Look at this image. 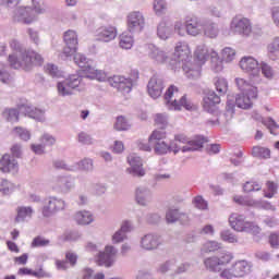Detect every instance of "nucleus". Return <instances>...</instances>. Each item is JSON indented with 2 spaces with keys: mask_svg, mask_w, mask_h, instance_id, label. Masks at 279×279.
Masks as SVG:
<instances>
[{
  "mask_svg": "<svg viewBox=\"0 0 279 279\" xmlns=\"http://www.w3.org/2000/svg\"><path fill=\"white\" fill-rule=\"evenodd\" d=\"M10 47L12 53L9 54L8 62L11 69L29 71L32 66L40 65L44 62L43 56L34 50H25L16 39L11 40Z\"/></svg>",
  "mask_w": 279,
  "mask_h": 279,
  "instance_id": "obj_1",
  "label": "nucleus"
},
{
  "mask_svg": "<svg viewBox=\"0 0 279 279\" xmlns=\"http://www.w3.org/2000/svg\"><path fill=\"white\" fill-rule=\"evenodd\" d=\"M17 108L19 110L14 108L4 109L2 111V119L9 123H19V114L22 112V114H25V117L34 119L39 123H45V121H47V118L45 117V110L43 109L36 108L29 104L19 105Z\"/></svg>",
  "mask_w": 279,
  "mask_h": 279,
  "instance_id": "obj_4",
  "label": "nucleus"
},
{
  "mask_svg": "<svg viewBox=\"0 0 279 279\" xmlns=\"http://www.w3.org/2000/svg\"><path fill=\"white\" fill-rule=\"evenodd\" d=\"M260 70H262L263 75L266 76L267 80H271V77H274V69L270 68L269 64L262 62Z\"/></svg>",
  "mask_w": 279,
  "mask_h": 279,
  "instance_id": "obj_55",
  "label": "nucleus"
},
{
  "mask_svg": "<svg viewBox=\"0 0 279 279\" xmlns=\"http://www.w3.org/2000/svg\"><path fill=\"white\" fill-rule=\"evenodd\" d=\"M138 80V72L133 73V78H125L121 75H113L108 78V83L120 93H130L132 90V86Z\"/></svg>",
  "mask_w": 279,
  "mask_h": 279,
  "instance_id": "obj_12",
  "label": "nucleus"
},
{
  "mask_svg": "<svg viewBox=\"0 0 279 279\" xmlns=\"http://www.w3.org/2000/svg\"><path fill=\"white\" fill-rule=\"evenodd\" d=\"M45 71H46V73H48V75H50V77H56V78L64 77V73L62 71H60L56 66V64L48 63L45 66Z\"/></svg>",
  "mask_w": 279,
  "mask_h": 279,
  "instance_id": "obj_42",
  "label": "nucleus"
},
{
  "mask_svg": "<svg viewBox=\"0 0 279 279\" xmlns=\"http://www.w3.org/2000/svg\"><path fill=\"white\" fill-rule=\"evenodd\" d=\"M74 221L77 226H90L95 221V217L88 210H80L75 213Z\"/></svg>",
  "mask_w": 279,
  "mask_h": 279,
  "instance_id": "obj_27",
  "label": "nucleus"
},
{
  "mask_svg": "<svg viewBox=\"0 0 279 279\" xmlns=\"http://www.w3.org/2000/svg\"><path fill=\"white\" fill-rule=\"evenodd\" d=\"M39 141L43 143L44 147H53V145L57 143L56 136L51 135L50 133H44Z\"/></svg>",
  "mask_w": 279,
  "mask_h": 279,
  "instance_id": "obj_44",
  "label": "nucleus"
},
{
  "mask_svg": "<svg viewBox=\"0 0 279 279\" xmlns=\"http://www.w3.org/2000/svg\"><path fill=\"white\" fill-rule=\"evenodd\" d=\"M257 208H263L264 210H272L276 211V206L271 205V203L267 201H258Z\"/></svg>",
  "mask_w": 279,
  "mask_h": 279,
  "instance_id": "obj_62",
  "label": "nucleus"
},
{
  "mask_svg": "<svg viewBox=\"0 0 279 279\" xmlns=\"http://www.w3.org/2000/svg\"><path fill=\"white\" fill-rule=\"evenodd\" d=\"M153 5L157 16H160L167 12V2L165 0H155Z\"/></svg>",
  "mask_w": 279,
  "mask_h": 279,
  "instance_id": "obj_46",
  "label": "nucleus"
},
{
  "mask_svg": "<svg viewBox=\"0 0 279 279\" xmlns=\"http://www.w3.org/2000/svg\"><path fill=\"white\" fill-rule=\"evenodd\" d=\"M165 100L170 110H182V108L185 110H195L196 108L195 105H193L191 100H187L186 96L182 95L180 89L174 85H171L167 89Z\"/></svg>",
  "mask_w": 279,
  "mask_h": 279,
  "instance_id": "obj_9",
  "label": "nucleus"
},
{
  "mask_svg": "<svg viewBox=\"0 0 279 279\" xmlns=\"http://www.w3.org/2000/svg\"><path fill=\"white\" fill-rule=\"evenodd\" d=\"M154 121L155 125L162 128V130H165V128L168 125L167 116L162 113L155 114Z\"/></svg>",
  "mask_w": 279,
  "mask_h": 279,
  "instance_id": "obj_54",
  "label": "nucleus"
},
{
  "mask_svg": "<svg viewBox=\"0 0 279 279\" xmlns=\"http://www.w3.org/2000/svg\"><path fill=\"white\" fill-rule=\"evenodd\" d=\"M32 215H34V209L32 207H20L17 209V216L15 218V221L17 223H21V221H25V219H32Z\"/></svg>",
  "mask_w": 279,
  "mask_h": 279,
  "instance_id": "obj_37",
  "label": "nucleus"
},
{
  "mask_svg": "<svg viewBox=\"0 0 279 279\" xmlns=\"http://www.w3.org/2000/svg\"><path fill=\"white\" fill-rule=\"evenodd\" d=\"M206 138L202 135H196L192 140L186 136L184 133L174 134L171 144L177 147L173 148V154H180V151H197V149H202L204 147V143H206Z\"/></svg>",
  "mask_w": 279,
  "mask_h": 279,
  "instance_id": "obj_6",
  "label": "nucleus"
},
{
  "mask_svg": "<svg viewBox=\"0 0 279 279\" xmlns=\"http://www.w3.org/2000/svg\"><path fill=\"white\" fill-rule=\"evenodd\" d=\"M232 260V254L225 252L219 256H211L204 259V267L207 271L211 274H219L226 265H228Z\"/></svg>",
  "mask_w": 279,
  "mask_h": 279,
  "instance_id": "obj_11",
  "label": "nucleus"
},
{
  "mask_svg": "<svg viewBox=\"0 0 279 279\" xmlns=\"http://www.w3.org/2000/svg\"><path fill=\"white\" fill-rule=\"evenodd\" d=\"M234 278H245L252 272V264L247 260H239L233 266Z\"/></svg>",
  "mask_w": 279,
  "mask_h": 279,
  "instance_id": "obj_25",
  "label": "nucleus"
},
{
  "mask_svg": "<svg viewBox=\"0 0 279 279\" xmlns=\"http://www.w3.org/2000/svg\"><path fill=\"white\" fill-rule=\"evenodd\" d=\"M203 29L207 38H217L219 36V27L215 23L205 24Z\"/></svg>",
  "mask_w": 279,
  "mask_h": 279,
  "instance_id": "obj_39",
  "label": "nucleus"
},
{
  "mask_svg": "<svg viewBox=\"0 0 279 279\" xmlns=\"http://www.w3.org/2000/svg\"><path fill=\"white\" fill-rule=\"evenodd\" d=\"M260 189H263V185L260 183L254 182V181H247L243 185L244 193H252L254 191H260Z\"/></svg>",
  "mask_w": 279,
  "mask_h": 279,
  "instance_id": "obj_47",
  "label": "nucleus"
},
{
  "mask_svg": "<svg viewBox=\"0 0 279 279\" xmlns=\"http://www.w3.org/2000/svg\"><path fill=\"white\" fill-rule=\"evenodd\" d=\"M65 258H66V260H60V259L56 260V267L59 271H66V269H69V263H71V253L70 252H68L65 254Z\"/></svg>",
  "mask_w": 279,
  "mask_h": 279,
  "instance_id": "obj_48",
  "label": "nucleus"
},
{
  "mask_svg": "<svg viewBox=\"0 0 279 279\" xmlns=\"http://www.w3.org/2000/svg\"><path fill=\"white\" fill-rule=\"evenodd\" d=\"M130 168L128 169V173L132 175H145V168H143V159L136 156V154H130L126 158Z\"/></svg>",
  "mask_w": 279,
  "mask_h": 279,
  "instance_id": "obj_19",
  "label": "nucleus"
},
{
  "mask_svg": "<svg viewBox=\"0 0 279 279\" xmlns=\"http://www.w3.org/2000/svg\"><path fill=\"white\" fill-rule=\"evenodd\" d=\"M71 45L72 50L74 51V63L80 68L78 77H75V75L72 76V88H77L80 86V82H82V77L88 73V71L93 68V64L88 59L85 58L84 54L77 52V34L74 32H72Z\"/></svg>",
  "mask_w": 279,
  "mask_h": 279,
  "instance_id": "obj_7",
  "label": "nucleus"
},
{
  "mask_svg": "<svg viewBox=\"0 0 279 279\" xmlns=\"http://www.w3.org/2000/svg\"><path fill=\"white\" fill-rule=\"evenodd\" d=\"M0 171L1 173H11L12 175H15V173H19V161L13 159L10 154H4L0 158Z\"/></svg>",
  "mask_w": 279,
  "mask_h": 279,
  "instance_id": "obj_18",
  "label": "nucleus"
},
{
  "mask_svg": "<svg viewBox=\"0 0 279 279\" xmlns=\"http://www.w3.org/2000/svg\"><path fill=\"white\" fill-rule=\"evenodd\" d=\"M269 53H276V51H279V37H276L271 44L267 47Z\"/></svg>",
  "mask_w": 279,
  "mask_h": 279,
  "instance_id": "obj_63",
  "label": "nucleus"
},
{
  "mask_svg": "<svg viewBox=\"0 0 279 279\" xmlns=\"http://www.w3.org/2000/svg\"><path fill=\"white\" fill-rule=\"evenodd\" d=\"M167 141V131L156 129L148 136V143L151 144L155 156H167V154H173V149H177L174 145Z\"/></svg>",
  "mask_w": 279,
  "mask_h": 279,
  "instance_id": "obj_8",
  "label": "nucleus"
},
{
  "mask_svg": "<svg viewBox=\"0 0 279 279\" xmlns=\"http://www.w3.org/2000/svg\"><path fill=\"white\" fill-rule=\"evenodd\" d=\"M31 149L37 156H43V154H45L46 146L43 143L41 144H32Z\"/></svg>",
  "mask_w": 279,
  "mask_h": 279,
  "instance_id": "obj_60",
  "label": "nucleus"
},
{
  "mask_svg": "<svg viewBox=\"0 0 279 279\" xmlns=\"http://www.w3.org/2000/svg\"><path fill=\"white\" fill-rule=\"evenodd\" d=\"M193 205L198 210H208V202H206L202 196L194 197Z\"/></svg>",
  "mask_w": 279,
  "mask_h": 279,
  "instance_id": "obj_52",
  "label": "nucleus"
},
{
  "mask_svg": "<svg viewBox=\"0 0 279 279\" xmlns=\"http://www.w3.org/2000/svg\"><path fill=\"white\" fill-rule=\"evenodd\" d=\"M66 204L62 198H58L56 196H51L45 201L43 207V216L44 217H53L56 213H60V210H64Z\"/></svg>",
  "mask_w": 279,
  "mask_h": 279,
  "instance_id": "obj_14",
  "label": "nucleus"
},
{
  "mask_svg": "<svg viewBox=\"0 0 279 279\" xmlns=\"http://www.w3.org/2000/svg\"><path fill=\"white\" fill-rule=\"evenodd\" d=\"M57 88L61 97H68V95H71V78L60 81Z\"/></svg>",
  "mask_w": 279,
  "mask_h": 279,
  "instance_id": "obj_36",
  "label": "nucleus"
},
{
  "mask_svg": "<svg viewBox=\"0 0 279 279\" xmlns=\"http://www.w3.org/2000/svg\"><path fill=\"white\" fill-rule=\"evenodd\" d=\"M269 243L271 247L277 248L279 246V233H271L269 235Z\"/></svg>",
  "mask_w": 279,
  "mask_h": 279,
  "instance_id": "obj_64",
  "label": "nucleus"
},
{
  "mask_svg": "<svg viewBox=\"0 0 279 279\" xmlns=\"http://www.w3.org/2000/svg\"><path fill=\"white\" fill-rule=\"evenodd\" d=\"M219 104H221V97H219V95H217L215 92H209L203 98V108L206 110V112H215Z\"/></svg>",
  "mask_w": 279,
  "mask_h": 279,
  "instance_id": "obj_23",
  "label": "nucleus"
},
{
  "mask_svg": "<svg viewBox=\"0 0 279 279\" xmlns=\"http://www.w3.org/2000/svg\"><path fill=\"white\" fill-rule=\"evenodd\" d=\"M160 219H162V217H160L158 214H148L146 216L147 223L151 225L160 223Z\"/></svg>",
  "mask_w": 279,
  "mask_h": 279,
  "instance_id": "obj_61",
  "label": "nucleus"
},
{
  "mask_svg": "<svg viewBox=\"0 0 279 279\" xmlns=\"http://www.w3.org/2000/svg\"><path fill=\"white\" fill-rule=\"evenodd\" d=\"M11 154L14 158H21L23 156V144H14L11 147Z\"/></svg>",
  "mask_w": 279,
  "mask_h": 279,
  "instance_id": "obj_58",
  "label": "nucleus"
},
{
  "mask_svg": "<svg viewBox=\"0 0 279 279\" xmlns=\"http://www.w3.org/2000/svg\"><path fill=\"white\" fill-rule=\"evenodd\" d=\"M231 27L234 32L243 36H250L252 34V23L246 17H234Z\"/></svg>",
  "mask_w": 279,
  "mask_h": 279,
  "instance_id": "obj_20",
  "label": "nucleus"
},
{
  "mask_svg": "<svg viewBox=\"0 0 279 279\" xmlns=\"http://www.w3.org/2000/svg\"><path fill=\"white\" fill-rule=\"evenodd\" d=\"M217 250H221V243L217 241H208L202 247V252H205L206 254L217 252Z\"/></svg>",
  "mask_w": 279,
  "mask_h": 279,
  "instance_id": "obj_45",
  "label": "nucleus"
},
{
  "mask_svg": "<svg viewBox=\"0 0 279 279\" xmlns=\"http://www.w3.org/2000/svg\"><path fill=\"white\" fill-rule=\"evenodd\" d=\"M179 217H180L179 208H170L166 211L167 223H178Z\"/></svg>",
  "mask_w": 279,
  "mask_h": 279,
  "instance_id": "obj_41",
  "label": "nucleus"
},
{
  "mask_svg": "<svg viewBox=\"0 0 279 279\" xmlns=\"http://www.w3.org/2000/svg\"><path fill=\"white\" fill-rule=\"evenodd\" d=\"M229 223L235 232H246L247 234H260V227L258 225L245 220V216L240 214H232L229 217Z\"/></svg>",
  "mask_w": 279,
  "mask_h": 279,
  "instance_id": "obj_10",
  "label": "nucleus"
},
{
  "mask_svg": "<svg viewBox=\"0 0 279 279\" xmlns=\"http://www.w3.org/2000/svg\"><path fill=\"white\" fill-rule=\"evenodd\" d=\"M16 189V185L12 182H10L5 178H0V193L2 195H10L14 190Z\"/></svg>",
  "mask_w": 279,
  "mask_h": 279,
  "instance_id": "obj_38",
  "label": "nucleus"
},
{
  "mask_svg": "<svg viewBox=\"0 0 279 279\" xmlns=\"http://www.w3.org/2000/svg\"><path fill=\"white\" fill-rule=\"evenodd\" d=\"M83 77H88L89 80H97L98 82H106L108 80V75L106 72L101 70H95V68H90L88 72L85 73Z\"/></svg>",
  "mask_w": 279,
  "mask_h": 279,
  "instance_id": "obj_31",
  "label": "nucleus"
},
{
  "mask_svg": "<svg viewBox=\"0 0 279 279\" xmlns=\"http://www.w3.org/2000/svg\"><path fill=\"white\" fill-rule=\"evenodd\" d=\"M125 239H128V234H125L124 232H122L120 229L118 231L114 232V234L112 235V243L117 244V243H123L125 241Z\"/></svg>",
  "mask_w": 279,
  "mask_h": 279,
  "instance_id": "obj_57",
  "label": "nucleus"
},
{
  "mask_svg": "<svg viewBox=\"0 0 279 279\" xmlns=\"http://www.w3.org/2000/svg\"><path fill=\"white\" fill-rule=\"evenodd\" d=\"M174 56H177L179 62H183V71L189 75L191 73V66L193 62L191 61V48L186 44L179 43L174 50Z\"/></svg>",
  "mask_w": 279,
  "mask_h": 279,
  "instance_id": "obj_13",
  "label": "nucleus"
},
{
  "mask_svg": "<svg viewBox=\"0 0 279 279\" xmlns=\"http://www.w3.org/2000/svg\"><path fill=\"white\" fill-rule=\"evenodd\" d=\"M34 278H51V272L40 267L38 270H33Z\"/></svg>",
  "mask_w": 279,
  "mask_h": 279,
  "instance_id": "obj_59",
  "label": "nucleus"
},
{
  "mask_svg": "<svg viewBox=\"0 0 279 279\" xmlns=\"http://www.w3.org/2000/svg\"><path fill=\"white\" fill-rule=\"evenodd\" d=\"M140 245L142 250L151 252L153 250H158V247L162 245V241L160 240V235L156 233H147L141 238Z\"/></svg>",
  "mask_w": 279,
  "mask_h": 279,
  "instance_id": "obj_16",
  "label": "nucleus"
},
{
  "mask_svg": "<svg viewBox=\"0 0 279 279\" xmlns=\"http://www.w3.org/2000/svg\"><path fill=\"white\" fill-rule=\"evenodd\" d=\"M117 247L106 246L105 252H98V265L104 267H112V265H114V256H117Z\"/></svg>",
  "mask_w": 279,
  "mask_h": 279,
  "instance_id": "obj_17",
  "label": "nucleus"
},
{
  "mask_svg": "<svg viewBox=\"0 0 279 279\" xmlns=\"http://www.w3.org/2000/svg\"><path fill=\"white\" fill-rule=\"evenodd\" d=\"M209 58H211V69L215 73L223 71V62L219 60V53L215 49L206 47V45H201L194 51V62H192L191 72L187 74V77L199 75L202 66L208 62Z\"/></svg>",
  "mask_w": 279,
  "mask_h": 279,
  "instance_id": "obj_2",
  "label": "nucleus"
},
{
  "mask_svg": "<svg viewBox=\"0 0 279 279\" xmlns=\"http://www.w3.org/2000/svg\"><path fill=\"white\" fill-rule=\"evenodd\" d=\"M165 90V82L161 78L153 76L147 85V92L149 97L153 99H158V97L162 96V92Z\"/></svg>",
  "mask_w": 279,
  "mask_h": 279,
  "instance_id": "obj_21",
  "label": "nucleus"
},
{
  "mask_svg": "<svg viewBox=\"0 0 279 279\" xmlns=\"http://www.w3.org/2000/svg\"><path fill=\"white\" fill-rule=\"evenodd\" d=\"M157 34L161 40H167L169 38V26H167V23H160L157 28Z\"/></svg>",
  "mask_w": 279,
  "mask_h": 279,
  "instance_id": "obj_51",
  "label": "nucleus"
},
{
  "mask_svg": "<svg viewBox=\"0 0 279 279\" xmlns=\"http://www.w3.org/2000/svg\"><path fill=\"white\" fill-rule=\"evenodd\" d=\"M14 136H17L20 141H24V143H27L28 141H32V132L23 126H16L13 129Z\"/></svg>",
  "mask_w": 279,
  "mask_h": 279,
  "instance_id": "obj_35",
  "label": "nucleus"
},
{
  "mask_svg": "<svg viewBox=\"0 0 279 279\" xmlns=\"http://www.w3.org/2000/svg\"><path fill=\"white\" fill-rule=\"evenodd\" d=\"M252 156H254L255 158L267 160L271 158V150L267 147L254 146L252 149Z\"/></svg>",
  "mask_w": 279,
  "mask_h": 279,
  "instance_id": "obj_33",
  "label": "nucleus"
},
{
  "mask_svg": "<svg viewBox=\"0 0 279 279\" xmlns=\"http://www.w3.org/2000/svg\"><path fill=\"white\" fill-rule=\"evenodd\" d=\"M185 29L190 36H199L202 34V23L197 17H187L185 21Z\"/></svg>",
  "mask_w": 279,
  "mask_h": 279,
  "instance_id": "obj_26",
  "label": "nucleus"
},
{
  "mask_svg": "<svg viewBox=\"0 0 279 279\" xmlns=\"http://www.w3.org/2000/svg\"><path fill=\"white\" fill-rule=\"evenodd\" d=\"M126 25L131 34L143 32L145 28V16H143V13L138 11H133L129 13L126 17Z\"/></svg>",
  "mask_w": 279,
  "mask_h": 279,
  "instance_id": "obj_15",
  "label": "nucleus"
},
{
  "mask_svg": "<svg viewBox=\"0 0 279 279\" xmlns=\"http://www.w3.org/2000/svg\"><path fill=\"white\" fill-rule=\"evenodd\" d=\"M213 84L219 95H226L228 93V81L221 76H216L213 80Z\"/></svg>",
  "mask_w": 279,
  "mask_h": 279,
  "instance_id": "obj_32",
  "label": "nucleus"
},
{
  "mask_svg": "<svg viewBox=\"0 0 279 279\" xmlns=\"http://www.w3.org/2000/svg\"><path fill=\"white\" fill-rule=\"evenodd\" d=\"M120 47L122 49H132V46L134 45V38L125 33L120 35Z\"/></svg>",
  "mask_w": 279,
  "mask_h": 279,
  "instance_id": "obj_43",
  "label": "nucleus"
},
{
  "mask_svg": "<svg viewBox=\"0 0 279 279\" xmlns=\"http://www.w3.org/2000/svg\"><path fill=\"white\" fill-rule=\"evenodd\" d=\"M240 68L246 73H258V61L253 57H244L240 61Z\"/></svg>",
  "mask_w": 279,
  "mask_h": 279,
  "instance_id": "obj_28",
  "label": "nucleus"
},
{
  "mask_svg": "<svg viewBox=\"0 0 279 279\" xmlns=\"http://www.w3.org/2000/svg\"><path fill=\"white\" fill-rule=\"evenodd\" d=\"M233 201L239 206H247L248 208H258L259 204L258 201L250 197V196H234Z\"/></svg>",
  "mask_w": 279,
  "mask_h": 279,
  "instance_id": "obj_30",
  "label": "nucleus"
},
{
  "mask_svg": "<svg viewBox=\"0 0 279 279\" xmlns=\"http://www.w3.org/2000/svg\"><path fill=\"white\" fill-rule=\"evenodd\" d=\"M32 5H19L13 8H7L12 11V19L15 23H22V25H32L38 21V14H45L47 9L38 0H31Z\"/></svg>",
  "mask_w": 279,
  "mask_h": 279,
  "instance_id": "obj_3",
  "label": "nucleus"
},
{
  "mask_svg": "<svg viewBox=\"0 0 279 279\" xmlns=\"http://www.w3.org/2000/svg\"><path fill=\"white\" fill-rule=\"evenodd\" d=\"M135 202L138 206H149L151 202V191L147 187H137L135 191Z\"/></svg>",
  "mask_w": 279,
  "mask_h": 279,
  "instance_id": "obj_24",
  "label": "nucleus"
},
{
  "mask_svg": "<svg viewBox=\"0 0 279 279\" xmlns=\"http://www.w3.org/2000/svg\"><path fill=\"white\" fill-rule=\"evenodd\" d=\"M63 41L66 45V47L63 49L62 53L60 54V58L62 60H69V58H71V29L64 33Z\"/></svg>",
  "mask_w": 279,
  "mask_h": 279,
  "instance_id": "obj_34",
  "label": "nucleus"
},
{
  "mask_svg": "<svg viewBox=\"0 0 279 279\" xmlns=\"http://www.w3.org/2000/svg\"><path fill=\"white\" fill-rule=\"evenodd\" d=\"M221 56L225 62H232V60L236 58V51L230 47H227L222 50Z\"/></svg>",
  "mask_w": 279,
  "mask_h": 279,
  "instance_id": "obj_49",
  "label": "nucleus"
},
{
  "mask_svg": "<svg viewBox=\"0 0 279 279\" xmlns=\"http://www.w3.org/2000/svg\"><path fill=\"white\" fill-rule=\"evenodd\" d=\"M220 236L222 239V241H226V243H238V239L236 235L234 233H232V231L230 230H223L220 233Z\"/></svg>",
  "mask_w": 279,
  "mask_h": 279,
  "instance_id": "obj_50",
  "label": "nucleus"
},
{
  "mask_svg": "<svg viewBox=\"0 0 279 279\" xmlns=\"http://www.w3.org/2000/svg\"><path fill=\"white\" fill-rule=\"evenodd\" d=\"M117 38V28L114 26H101L96 32V40L110 43Z\"/></svg>",
  "mask_w": 279,
  "mask_h": 279,
  "instance_id": "obj_22",
  "label": "nucleus"
},
{
  "mask_svg": "<svg viewBox=\"0 0 279 279\" xmlns=\"http://www.w3.org/2000/svg\"><path fill=\"white\" fill-rule=\"evenodd\" d=\"M78 143H82L83 145H93V137L86 132L78 133Z\"/></svg>",
  "mask_w": 279,
  "mask_h": 279,
  "instance_id": "obj_56",
  "label": "nucleus"
},
{
  "mask_svg": "<svg viewBox=\"0 0 279 279\" xmlns=\"http://www.w3.org/2000/svg\"><path fill=\"white\" fill-rule=\"evenodd\" d=\"M113 128L118 132H125L131 128V125H130V122L128 121V119H125V117L119 116L116 120Z\"/></svg>",
  "mask_w": 279,
  "mask_h": 279,
  "instance_id": "obj_40",
  "label": "nucleus"
},
{
  "mask_svg": "<svg viewBox=\"0 0 279 279\" xmlns=\"http://www.w3.org/2000/svg\"><path fill=\"white\" fill-rule=\"evenodd\" d=\"M235 84L242 94L236 95L235 106L242 110H250L254 106V99H258V87L252 85L245 78H235Z\"/></svg>",
  "mask_w": 279,
  "mask_h": 279,
  "instance_id": "obj_5",
  "label": "nucleus"
},
{
  "mask_svg": "<svg viewBox=\"0 0 279 279\" xmlns=\"http://www.w3.org/2000/svg\"><path fill=\"white\" fill-rule=\"evenodd\" d=\"M0 82L2 84L14 83V74L10 72V66L3 62H0Z\"/></svg>",
  "mask_w": 279,
  "mask_h": 279,
  "instance_id": "obj_29",
  "label": "nucleus"
},
{
  "mask_svg": "<svg viewBox=\"0 0 279 279\" xmlns=\"http://www.w3.org/2000/svg\"><path fill=\"white\" fill-rule=\"evenodd\" d=\"M50 241L38 235L36 238H34L31 247H47V245H49Z\"/></svg>",
  "mask_w": 279,
  "mask_h": 279,
  "instance_id": "obj_53",
  "label": "nucleus"
}]
</instances>
